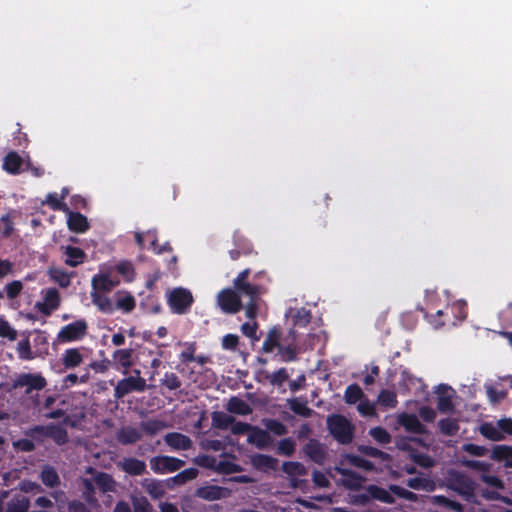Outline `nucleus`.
Here are the masks:
<instances>
[{"label":"nucleus","mask_w":512,"mask_h":512,"mask_svg":"<svg viewBox=\"0 0 512 512\" xmlns=\"http://www.w3.org/2000/svg\"><path fill=\"white\" fill-rule=\"evenodd\" d=\"M281 469L288 477L303 476L307 474L306 467L297 461H286L282 464Z\"/></svg>","instance_id":"nucleus-41"},{"label":"nucleus","mask_w":512,"mask_h":512,"mask_svg":"<svg viewBox=\"0 0 512 512\" xmlns=\"http://www.w3.org/2000/svg\"><path fill=\"white\" fill-rule=\"evenodd\" d=\"M116 270L124 276L126 281H132L134 278V268L130 261H121L116 265Z\"/></svg>","instance_id":"nucleus-61"},{"label":"nucleus","mask_w":512,"mask_h":512,"mask_svg":"<svg viewBox=\"0 0 512 512\" xmlns=\"http://www.w3.org/2000/svg\"><path fill=\"white\" fill-rule=\"evenodd\" d=\"M479 431L483 437L491 441H501L504 439V435L499 427H495L492 423H483Z\"/></svg>","instance_id":"nucleus-43"},{"label":"nucleus","mask_w":512,"mask_h":512,"mask_svg":"<svg viewBox=\"0 0 512 512\" xmlns=\"http://www.w3.org/2000/svg\"><path fill=\"white\" fill-rule=\"evenodd\" d=\"M64 198V196H62V198H59L58 197V194L57 193H49L47 196H46V200H45V204L49 205L53 210L55 211H68V207L67 205L62 201V199Z\"/></svg>","instance_id":"nucleus-56"},{"label":"nucleus","mask_w":512,"mask_h":512,"mask_svg":"<svg viewBox=\"0 0 512 512\" xmlns=\"http://www.w3.org/2000/svg\"><path fill=\"white\" fill-rule=\"evenodd\" d=\"M289 378L286 368H280L273 373H268L266 379L273 386H282Z\"/></svg>","instance_id":"nucleus-53"},{"label":"nucleus","mask_w":512,"mask_h":512,"mask_svg":"<svg viewBox=\"0 0 512 512\" xmlns=\"http://www.w3.org/2000/svg\"><path fill=\"white\" fill-rule=\"evenodd\" d=\"M340 473L343 476V485L347 489L359 490L362 488L365 478L359 473L350 469H342Z\"/></svg>","instance_id":"nucleus-24"},{"label":"nucleus","mask_w":512,"mask_h":512,"mask_svg":"<svg viewBox=\"0 0 512 512\" xmlns=\"http://www.w3.org/2000/svg\"><path fill=\"white\" fill-rule=\"evenodd\" d=\"M165 428V423L161 420L152 419L141 423V429L150 436L156 435Z\"/></svg>","instance_id":"nucleus-51"},{"label":"nucleus","mask_w":512,"mask_h":512,"mask_svg":"<svg viewBox=\"0 0 512 512\" xmlns=\"http://www.w3.org/2000/svg\"><path fill=\"white\" fill-rule=\"evenodd\" d=\"M92 303L98 308V310L102 313L112 314L114 312V306L109 297L105 296L103 293H98L97 291L91 292Z\"/></svg>","instance_id":"nucleus-30"},{"label":"nucleus","mask_w":512,"mask_h":512,"mask_svg":"<svg viewBox=\"0 0 512 512\" xmlns=\"http://www.w3.org/2000/svg\"><path fill=\"white\" fill-rule=\"evenodd\" d=\"M185 465V461L173 456L159 455L150 459V467L156 474H165L178 471Z\"/></svg>","instance_id":"nucleus-7"},{"label":"nucleus","mask_w":512,"mask_h":512,"mask_svg":"<svg viewBox=\"0 0 512 512\" xmlns=\"http://www.w3.org/2000/svg\"><path fill=\"white\" fill-rule=\"evenodd\" d=\"M431 503L433 505L440 506L446 510L454 512H462L463 505L457 501L451 500L444 495H434L431 497Z\"/></svg>","instance_id":"nucleus-32"},{"label":"nucleus","mask_w":512,"mask_h":512,"mask_svg":"<svg viewBox=\"0 0 512 512\" xmlns=\"http://www.w3.org/2000/svg\"><path fill=\"white\" fill-rule=\"evenodd\" d=\"M462 450L472 456L482 457L488 453L485 446H480L474 443H465L462 445Z\"/></svg>","instance_id":"nucleus-62"},{"label":"nucleus","mask_w":512,"mask_h":512,"mask_svg":"<svg viewBox=\"0 0 512 512\" xmlns=\"http://www.w3.org/2000/svg\"><path fill=\"white\" fill-rule=\"evenodd\" d=\"M512 456V446L495 445L491 452V459L501 462Z\"/></svg>","instance_id":"nucleus-50"},{"label":"nucleus","mask_w":512,"mask_h":512,"mask_svg":"<svg viewBox=\"0 0 512 512\" xmlns=\"http://www.w3.org/2000/svg\"><path fill=\"white\" fill-rule=\"evenodd\" d=\"M119 284V280H114L107 273H98L92 277V291L98 293L110 292Z\"/></svg>","instance_id":"nucleus-15"},{"label":"nucleus","mask_w":512,"mask_h":512,"mask_svg":"<svg viewBox=\"0 0 512 512\" xmlns=\"http://www.w3.org/2000/svg\"><path fill=\"white\" fill-rule=\"evenodd\" d=\"M278 353L281 357V360L284 362H292L297 358V348L292 344L287 346L280 345L278 348Z\"/></svg>","instance_id":"nucleus-58"},{"label":"nucleus","mask_w":512,"mask_h":512,"mask_svg":"<svg viewBox=\"0 0 512 512\" xmlns=\"http://www.w3.org/2000/svg\"><path fill=\"white\" fill-rule=\"evenodd\" d=\"M198 473V469L193 467L182 470L177 475L167 479V486L169 488H174L176 486L184 485L195 479L198 476Z\"/></svg>","instance_id":"nucleus-23"},{"label":"nucleus","mask_w":512,"mask_h":512,"mask_svg":"<svg viewBox=\"0 0 512 512\" xmlns=\"http://www.w3.org/2000/svg\"><path fill=\"white\" fill-rule=\"evenodd\" d=\"M17 353L21 360H32L35 358L31 350V344L28 336L18 342Z\"/></svg>","instance_id":"nucleus-49"},{"label":"nucleus","mask_w":512,"mask_h":512,"mask_svg":"<svg viewBox=\"0 0 512 512\" xmlns=\"http://www.w3.org/2000/svg\"><path fill=\"white\" fill-rule=\"evenodd\" d=\"M234 290L237 291L240 296L242 294L249 296L250 300L257 299V295L259 293V287L248 282L243 283L240 286H235Z\"/></svg>","instance_id":"nucleus-59"},{"label":"nucleus","mask_w":512,"mask_h":512,"mask_svg":"<svg viewBox=\"0 0 512 512\" xmlns=\"http://www.w3.org/2000/svg\"><path fill=\"white\" fill-rule=\"evenodd\" d=\"M96 487L103 493L114 491L115 481L112 476L105 472H99L94 477Z\"/></svg>","instance_id":"nucleus-37"},{"label":"nucleus","mask_w":512,"mask_h":512,"mask_svg":"<svg viewBox=\"0 0 512 512\" xmlns=\"http://www.w3.org/2000/svg\"><path fill=\"white\" fill-rule=\"evenodd\" d=\"M66 212L68 213L67 226L71 232L84 233L89 229L90 225L86 216L80 212L70 211L69 209Z\"/></svg>","instance_id":"nucleus-16"},{"label":"nucleus","mask_w":512,"mask_h":512,"mask_svg":"<svg viewBox=\"0 0 512 512\" xmlns=\"http://www.w3.org/2000/svg\"><path fill=\"white\" fill-rule=\"evenodd\" d=\"M194 303V297L190 290L184 287H176L167 294V304L173 314H187Z\"/></svg>","instance_id":"nucleus-3"},{"label":"nucleus","mask_w":512,"mask_h":512,"mask_svg":"<svg viewBox=\"0 0 512 512\" xmlns=\"http://www.w3.org/2000/svg\"><path fill=\"white\" fill-rule=\"evenodd\" d=\"M212 426L217 429L226 430L235 422V418L225 412L215 411L211 414Z\"/></svg>","instance_id":"nucleus-33"},{"label":"nucleus","mask_w":512,"mask_h":512,"mask_svg":"<svg viewBox=\"0 0 512 512\" xmlns=\"http://www.w3.org/2000/svg\"><path fill=\"white\" fill-rule=\"evenodd\" d=\"M119 466L122 471L131 476H140L146 473V463L134 457L124 458Z\"/></svg>","instance_id":"nucleus-18"},{"label":"nucleus","mask_w":512,"mask_h":512,"mask_svg":"<svg viewBox=\"0 0 512 512\" xmlns=\"http://www.w3.org/2000/svg\"><path fill=\"white\" fill-rule=\"evenodd\" d=\"M132 356V349H119L113 354V358L116 363L125 369L124 373H127V370L133 365Z\"/></svg>","instance_id":"nucleus-40"},{"label":"nucleus","mask_w":512,"mask_h":512,"mask_svg":"<svg viewBox=\"0 0 512 512\" xmlns=\"http://www.w3.org/2000/svg\"><path fill=\"white\" fill-rule=\"evenodd\" d=\"M47 437L51 438L57 445H64L68 442L67 430L57 424H49Z\"/></svg>","instance_id":"nucleus-36"},{"label":"nucleus","mask_w":512,"mask_h":512,"mask_svg":"<svg viewBox=\"0 0 512 512\" xmlns=\"http://www.w3.org/2000/svg\"><path fill=\"white\" fill-rule=\"evenodd\" d=\"M366 490L370 493V497L374 500H378L385 504H394L395 499L391 495V492L375 484H370L366 487Z\"/></svg>","instance_id":"nucleus-29"},{"label":"nucleus","mask_w":512,"mask_h":512,"mask_svg":"<svg viewBox=\"0 0 512 512\" xmlns=\"http://www.w3.org/2000/svg\"><path fill=\"white\" fill-rule=\"evenodd\" d=\"M398 423L405 428L406 431L423 435L427 433L425 425H423L415 414L403 413L398 417Z\"/></svg>","instance_id":"nucleus-13"},{"label":"nucleus","mask_w":512,"mask_h":512,"mask_svg":"<svg viewBox=\"0 0 512 512\" xmlns=\"http://www.w3.org/2000/svg\"><path fill=\"white\" fill-rule=\"evenodd\" d=\"M305 455L314 463L323 465L327 459V449L318 439L311 438L304 445Z\"/></svg>","instance_id":"nucleus-11"},{"label":"nucleus","mask_w":512,"mask_h":512,"mask_svg":"<svg viewBox=\"0 0 512 512\" xmlns=\"http://www.w3.org/2000/svg\"><path fill=\"white\" fill-rule=\"evenodd\" d=\"M364 396L362 389L357 384L349 385L344 393V400L347 404H356Z\"/></svg>","instance_id":"nucleus-47"},{"label":"nucleus","mask_w":512,"mask_h":512,"mask_svg":"<svg viewBox=\"0 0 512 512\" xmlns=\"http://www.w3.org/2000/svg\"><path fill=\"white\" fill-rule=\"evenodd\" d=\"M82 348H69L62 354V365L65 369H74L83 362Z\"/></svg>","instance_id":"nucleus-22"},{"label":"nucleus","mask_w":512,"mask_h":512,"mask_svg":"<svg viewBox=\"0 0 512 512\" xmlns=\"http://www.w3.org/2000/svg\"><path fill=\"white\" fill-rule=\"evenodd\" d=\"M134 372L137 375L136 377L129 376L118 381L114 388V397L116 399H122L133 391L143 392L146 390V380L139 376V370Z\"/></svg>","instance_id":"nucleus-4"},{"label":"nucleus","mask_w":512,"mask_h":512,"mask_svg":"<svg viewBox=\"0 0 512 512\" xmlns=\"http://www.w3.org/2000/svg\"><path fill=\"white\" fill-rule=\"evenodd\" d=\"M195 497L206 500L215 501L225 499L231 496V490L227 487L218 485H204L198 487L194 492Z\"/></svg>","instance_id":"nucleus-10"},{"label":"nucleus","mask_w":512,"mask_h":512,"mask_svg":"<svg viewBox=\"0 0 512 512\" xmlns=\"http://www.w3.org/2000/svg\"><path fill=\"white\" fill-rule=\"evenodd\" d=\"M369 434L375 441H377L378 443H380L382 445H385V444H388L391 442L390 434L388 433V431L385 428H383L381 426L372 428L370 430Z\"/></svg>","instance_id":"nucleus-57"},{"label":"nucleus","mask_w":512,"mask_h":512,"mask_svg":"<svg viewBox=\"0 0 512 512\" xmlns=\"http://www.w3.org/2000/svg\"><path fill=\"white\" fill-rule=\"evenodd\" d=\"M252 464L260 471H275L278 469L279 460L271 455L256 454L252 457Z\"/></svg>","instance_id":"nucleus-20"},{"label":"nucleus","mask_w":512,"mask_h":512,"mask_svg":"<svg viewBox=\"0 0 512 512\" xmlns=\"http://www.w3.org/2000/svg\"><path fill=\"white\" fill-rule=\"evenodd\" d=\"M455 310H459L460 316L459 320H463L466 318V312L464 311L463 307L460 305H453V306H447L445 310H438L434 314H426V318L428 321L435 327L439 328L446 324H452L455 325L456 322L451 319L450 314H454Z\"/></svg>","instance_id":"nucleus-9"},{"label":"nucleus","mask_w":512,"mask_h":512,"mask_svg":"<svg viewBox=\"0 0 512 512\" xmlns=\"http://www.w3.org/2000/svg\"><path fill=\"white\" fill-rule=\"evenodd\" d=\"M289 408L293 413L304 418H310L314 414V410L308 407L307 401L299 398H290L287 400Z\"/></svg>","instance_id":"nucleus-27"},{"label":"nucleus","mask_w":512,"mask_h":512,"mask_svg":"<svg viewBox=\"0 0 512 512\" xmlns=\"http://www.w3.org/2000/svg\"><path fill=\"white\" fill-rule=\"evenodd\" d=\"M226 409L228 412L237 415H249L252 413L250 405L243 399L233 396L229 399Z\"/></svg>","instance_id":"nucleus-26"},{"label":"nucleus","mask_w":512,"mask_h":512,"mask_svg":"<svg viewBox=\"0 0 512 512\" xmlns=\"http://www.w3.org/2000/svg\"><path fill=\"white\" fill-rule=\"evenodd\" d=\"M280 337L281 333L277 327H273L272 329H270L266 339L263 342L262 351L264 353H271L274 351L275 348H279Z\"/></svg>","instance_id":"nucleus-34"},{"label":"nucleus","mask_w":512,"mask_h":512,"mask_svg":"<svg viewBox=\"0 0 512 512\" xmlns=\"http://www.w3.org/2000/svg\"><path fill=\"white\" fill-rule=\"evenodd\" d=\"M234 242L236 248L240 249L242 255L248 256L253 252L252 244L244 237L234 235Z\"/></svg>","instance_id":"nucleus-63"},{"label":"nucleus","mask_w":512,"mask_h":512,"mask_svg":"<svg viewBox=\"0 0 512 512\" xmlns=\"http://www.w3.org/2000/svg\"><path fill=\"white\" fill-rule=\"evenodd\" d=\"M47 385L46 379L41 374L22 373L14 379L12 386L15 389L26 387V394L32 391H40Z\"/></svg>","instance_id":"nucleus-8"},{"label":"nucleus","mask_w":512,"mask_h":512,"mask_svg":"<svg viewBox=\"0 0 512 512\" xmlns=\"http://www.w3.org/2000/svg\"><path fill=\"white\" fill-rule=\"evenodd\" d=\"M88 325L84 319L76 320L61 328L57 340L60 343H69L81 340L87 334Z\"/></svg>","instance_id":"nucleus-6"},{"label":"nucleus","mask_w":512,"mask_h":512,"mask_svg":"<svg viewBox=\"0 0 512 512\" xmlns=\"http://www.w3.org/2000/svg\"><path fill=\"white\" fill-rule=\"evenodd\" d=\"M180 345H183L185 349L180 353L179 359L181 363L188 364L191 362H194L196 360L195 352L197 349L196 342H184L179 343Z\"/></svg>","instance_id":"nucleus-46"},{"label":"nucleus","mask_w":512,"mask_h":512,"mask_svg":"<svg viewBox=\"0 0 512 512\" xmlns=\"http://www.w3.org/2000/svg\"><path fill=\"white\" fill-rule=\"evenodd\" d=\"M378 402L386 408H394L397 405L396 394L390 390L383 389L378 395Z\"/></svg>","instance_id":"nucleus-55"},{"label":"nucleus","mask_w":512,"mask_h":512,"mask_svg":"<svg viewBox=\"0 0 512 512\" xmlns=\"http://www.w3.org/2000/svg\"><path fill=\"white\" fill-rule=\"evenodd\" d=\"M116 439L122 445H131L140 441L142 434L134 427L125 426L117 431Z\"/></svg>","instance_id":"nucleus-21"},{"label":"nucleus","mask_w":512,"mask_h":512,"mask_svg":"<svg viewBox=\"0 0 512 512\" xmlns=\"http://www.w3.org/2000/svg\"><path fill=\"white\" fill-rule=\"evenodd\" d=\"M247 441L258 449H265L273 443V439L268 431L257 426H252Z\"/></svg>","instance_id":"nucleus-14"},{"label":"nucleus","mask_w":512,"mask_h":512,"mask_svg":"<svg viewBox=\"0 0 512 512\" xmlns=\"http://www.w3.org/2000/svg\"><path fill=\"white\" fill-rule=\"evenodd\" d=\"M49 275L53 282L62 288H67L71 284V274L61 268H50Z\"/></svg>","instance_id":"nucleus-38"},{"label":"nucleus","mask_w":512,"mask_h":512,"mask_svg":"<svg viewBox=\"0 0 512 512\" xmlns=\"http://www.w3.org/2000/svg\"><path fill=\"white\" fill-rule=\"evenodd\" d=\"M327 428L330 434L340 444H350L354 437V426L343 415L333 414L327 418Z\"/></svg>","instance_id":"nucleus-1"},{"label":"nucleus","mask_w":512,"mask_h":512,"mask_svg":"<svg viewBox=\"0 0 512 512\" xmlns=\"http://www.w3.org/2000/svg\"><path fill=\"white\" fill-rule=\"evenodd\" d=\"M295 450H296V442L294 441L293 438L287 437V438L281 439L278 442L277 448H276V453L278 455L291 457L295 453Z\"/></svg>","instance_id":"nucleus-44"},{"label":"nucleus","mask_w":512,"mask_h":512,"mask_svg":"<svg viewBox=\"0 0 512 512\" xmlns=\"http://www.w3.org/2000/svg\"><path fill=\"white\" fill-rule=\"evenodd\" d=\"M29 507L30 501L26 496L16 495L6 503L5 512H28Z\"/></svg>","instance_id":"nucleus-31"},{"label":"nucleus","mask_w":512,"mask_h":512,"mask_svg":"<svg viewBox=\"0 0 512 512\" xmlns=\"http://www.w3.org/2000/svg\"><path fill=\"white\" fill-rule=\"evenodd\" d=\"M366 490L370 493V497L374 500H378L385 504H394L395 499L391 495V492L375 484H370L366 487Z\"/></svg>","instance_id":"nucleus-28"},{"label":"nucleus","mask_w":512,"mask_h":512,"mask_svg":"<svg viewBox=\"0 0 512 512\" xmlns=\"http://www.w3.org/2000/svg\"><path fill=\"white\" fill-rule=\"evenodd\" d=\"M460 464L466 468L471 470L480 471L482 473H487L491 470V464L485 461L472 460L467 458L460 459Z\"/></svg>","instance_id":"nucleus-48"},{"label":"nucleus","mask_w":512,"mask_h":512,"mask_svg":"<svg viewBox=\"0 0 512 512\" xmlns=\"http://www.w3.org/2000/svg\"><path fill=\"white\" fill-rule=\"evenodd\" d=\"M136 307V301L133 295L127 293L123 297H119L116 301V308L125 313L132 312Z\"/></svg>","instance_id":"nucleus-54"},{"label":"nucleus","mask_w":512,"mask_h":512,"mask_svg":"<svg viewBox=\"0 0 512 512\" xmlns=\"http://www.w3.org/2000/svg\"><path fill=\"white\" fill-rule=\"evenodd\" d=\"M42 483L50 488L56 487L60 483V478L54 467L46 465L40 474Z\"/></svg>","instance_id":"nucleus-35"},{"label":"nucleus","mask_w":512,"mask_h":512,"mask_svg":"<svg viewBox=\"0 0 512 512\" xmlns=\"http://www.w3.org/2000/svg\"><path fill=\"white\" fill-rule=\"evenodd\" d=\"M60 305V295L56 288H49L45 295L43 302H37L35 307L39 312L45 316H49Z\"/></svg>","instance_id":"nucleus-12"},{"label":"nucleus","mask_w":512,"mask_h":512,"mask_svg":"<svg viewBox=\"0 0 512 512\" xmlns=\"http://www.w3.org/2000/svg\"><path fill=\"white\" fill-rule=\"evenodd\" d=\"M65 264L70 267H77L86 259V253L79 247L68 245L65 247Z\"/></svg>","instance_id":"nucleus-25"},{"label":"nucleus","mask_w":512,"mask_h":512,"mask_svg":"<svg viewBox=\"0 0 512 512\" xmlns=\"http://www.w3.org/2000/svg\"><path fill=\"white\" fill-rule=\"evenodd\" d=\"M165 443L175 450H189L192 447V440L185 434L170 432L164 436Z\"/></svg>","instance_id":"nucleus-17"},{"label":"nucleus","mask_w":512,"mask_h":512,"mask_svg":"<svg viewBox=\"0 0 512 512\" xmlns=\"http://www.w3.org/2000/svg\"><path fill=\"white\" fill-rule=\"evenodd\" d=\"M440 432L445 436H455L460 427L458 420L455 418H443L438 421Z\"/></svg>","instance_id":"nucleus-39"},{"label":"nucleus","mask_w":512,"mask_h":512,"mask_svg":"<svg viewBox=\"0 0 512 512\" xmlns=\"http://www.w3.org/2000/svg\"><path fill=\"white\" fill-rule=\"evenodd\" d=\"M17 335V331L10 325V323L5 319L0 318V337L14 341L17 339Z\"/></svg>","instance_id":"nucleus-60"},{"label":"nucleus","mask_w":512,"mask_h":512,"mask_svg":"<svg viewBox=\"0 0 512 512\" xmlns=\"http://www.w3.org/2000/svg\"><path fill=\"white\" fill-rule=\"evenodd\" d=\"M48 425H36L25 432V435L32 438V440L42 442L45 438H48Z\"/></svg>","instance_id":"nucleus-52"},{"label":"nucleus","mask_w":512,"mask_h":512,"mask_svg":"<svg viewBox=\"0 0 512 512\" xmlns=\"http://www.w3.org/2000/svg\"><path fill=\"white\" fill-rule=\"evenodd\" d=\"M23 159L15 151H10L3 159L2 168L8 174L18 175L22 171Z\"/></svg>","instance_id":"nucleus-19"},{"label":"nucleus","mask_w":512,"mask_h":512,"mask_svg":"<svg viewBox=\"0 0 512 512\" xmlns=\"http://www.w3.org/2000/svg\"><path fill=\"white\" fill-rule=\"evenodd\" d=\"M23 284L20 280H14L5 286V292L8 299H15L21 293Z\"/></svg>","instance_id":"nucleus-64"},{"label":"nucleus","mask_w":512,"mask_h":512,"mask_svg":"<svg viewBox=\"0 0 512 512\" xmlns=\"http://www.w3.org/2000/svg\"><path fill=\"white\" fill-rule=\"evenodd\" d=\"M142 485L145 491L154 499H160L165 494L163 486L155 479H145Z\"/></svg>","instance_id":"nucleus-42"},{"label":"nucleus","mask_w":512,"mask_h":512,"mask_svg":"<svg viewBox=\"0 0 512 512\" xmlns=\"http://www.w3.org/2000/svg\"><path fill=\"white\" fill-rule=\"evenodd\" d=\"M217 304L226 314H235L243 308L239 293L232 288L222 289L218 293Z\"/></svg>","instance_id":"nucleus-5"},{"label":"nucleus","mask_w":512,"mask_h":512,"mask_svg":"<svg viewBox=\"0 0 512 512\" xmlns=\"http://www.w3.org/2000/svg\"><path fill=\"white\" fill-rule=\"evenodd\" d=\"M263 424L268 433L276 436H284L288 433L287 427L277 419H264Z\"/></svg>","instance_id":"nucleus-45"},{"label":"nucleus","mask_w":512,"mask_h":512,"mask_svg":"<svg viewBox=\"0 0 512 512\" xmlns=\"http://www.w3.org/2000/svg\"><path fill=\"white\" fill-rule=\"evenodd\" d=\"M446 481L449 489L464 497L466 500H470L474 497L477 485L467 474L450 470L448 471Z\"/></svg>","instance_id":"nucleus-2"}]
</instances>
